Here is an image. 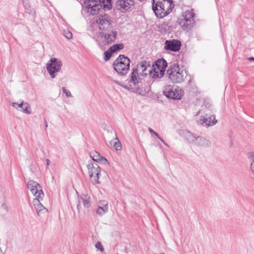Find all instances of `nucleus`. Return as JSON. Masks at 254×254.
Returning <instances> with one entry per match:
<instances>
[{
  "instance_id": "obj_23",
  "label": "nucleus",
  "mask_w": 254,
  "mask_h": 254,
  "mask_svg": "<svg viewBox=\"0 0 254 254\" xmlns=\"http://www.w3.org/2000/svg\"><path fill=\"white\" fill-rule=\"evenodd\" d=\"M79 199H80L82 203L85 207L88 208L90 206V196H88L87 194L83 193L79 197Z\"/></svg>"
},
{
  "instance_id": "obj_33",
  "label": "nucleus",
  "mask_w": 254,
  "mask_h": 254,
  "mask_svg": "<svg viewBox=\"0 0 254 254\" xmlns=\"http://www.w3.org/2000/svg\"><path fill=\"white\" fill-rule=\"evenodd\" d=\"M98 163H99L101 164L104 165H107V166L109 165V161L106 158H105L103 156L102 157L100 162H99Z\"/></svg>"
},
{
  "instance_id": "obj_31",
  "label": "nucleus",
  "mask_w": 254,
  "mask_h": 254,
  "mask_svg": "<svg viewBox=\"0 0 254 254\" xmlns=\"http://www.w3.org/2000/svg\"><path fill=\"white\" fill-rule=\"evenodd\" d=\"M101 168H99L98 171L95 174V182L97 184H100L101 182L99 181V178L101 176Z\"/></svg>"
},
{
  "instance_id": "obj_41",
  "label": "nucleus",
  "mask_w": 254,
  "mask_h": 254,
  "mask_svg": "<svg viewBox=\"0 0 254 254\" xmlns=\"http://www.w3.org/2000/svg\"><path fill=\"white\" fill-rule=\"evenodd\" d=\"M80 200H79V204H78L77 205V208L78 210H79V208L80 207Z\"/></svg>"
},
{
  "instance_id": "obj_24",
  "label": "nucleus",
  "mask_w": 254,
  "mask_h": 254,
  "mask_svg": "<svg viewBox=\"0 0 254 254\" xmlns=\"http://www.w3.org/2000/svg\"><path fill=\"white\" fill-rule=\"evenodd\" d=\"M125 47L124 44L123 43H118L115 44L111 47H110V51H111L112 53H115L117 52L120 51L121 50H123Z\"/></svg>"
},
{
  "instance_id": "obj_47",
  "label": "nucleus",
  "mask_w": 254,
  "mask_h": 254,
  "mask_svg": "<svg viewBox=\"0 0 254 254\" xmlns=\"http://www.w3.org/2000/svg\"><path fill=\"white\" fill-rule=\"evenodd\" d=\"M2 206L4 208V204H2Z\"/></svg>"
},
{
  "instance_id": "obj_36",
  "label": "nucleus",
  "mask_w": 254,
  "mask_h": 254,
  "mask_svg": "<svg viewBox=\"0 0 254 254\" xmlns=\"http://www.w3.org/2000/svg\"><path fill=\"white\" fill-rule=\"evenodd\" d=\"M97 2V0H84V4H82V5H86L88 4H91V3H95Z\"/></svg>"
},
{
  "instance_id": "obj_4",
  "label": "nucleus",
  "mask_w": 254,
  "mask_h": 254,
  "mask_svg": "<svg viewBox=\"0 0 254 254\" xmlns=\"http://www.w3.org/2000/svg\"><path fill=\"white\" fill-rule=\"evenodd\" d=\"M168 66L167 61L163 58L157 59L150 65L149 69V75L152 79H159L163 77L165 74L166 67Z\"/></svg>"
},
{
  "instance_id": "obj_43",
  "label": "nucleus",
  "mask_w": 254,
  "mask_h": 254,
  "mask_svg": "<svg viewBox=\"0 0 254 254\" xmlns=\"http://www.w3.org/2000/svg\"><path fill=\"white\" fill-rule=\"evenodd\" d=\"M160 140L161 139V138H162L161 137H160V136L159 135V134H158V136H156Z\"/></svg>"
},
{
  "instance_id": "obj_14",
  "label": "nucleus",
  "mask_w": 254,
  "mask_h": 254,
  "mask_svg": "<svg viewBox=\"0 0 254 254\" xmlns=\"http://www.w3.org/2000/svg\"><path fill=\"white\" fill-rule=\"evenodd\" d=\"M27 187L36 197L41 198L44 196V194L42 190V187L36 182L33 180L29 181L27 184Z\"/></svg>"
},
{
  "instance_id": "obj_10",
  "label": "nucleus",
  "mask_w": 254,
  "mask_h": 254,
  "mask_svg": "<svg viewBox=\"0 0 254 254\" xmlns=\"http://www.w3.org/2000/svg\"><path fill=\"white\" fill-rule=\"evenodd\" d=\"M82 10L90 15H99L100 13H103V7L100 3L95 2L94 4H88L86 5H82ZM105 11H104L105 12Z\"/></svg>"
},
{
  "instance_id": "obj_20",
  "label": "nucleus",
  "mask_w": 254,
  "mask_h": 254,
  "mask_svg": "<svg viewBox=\"0 0 254 254\" xmlns=\"http://www.w3.org/2000/svg\"><path fill=\"white\" fill-rule=\"evenodd\" d=\"M99 204L96 211L98 214L102 216L108 211V202L102 200L99 202Z\"/></svg>"
},
{
  "instance_id": "obj_34",
  "label": "nucleus",
  "mask_w": 254,
  "mask_h": 254,
  "mask_svg": "<svg viewBox=\"0 0 254 254\" xmlns=\"http://www.w3.org/2000/svg\"><path fill=\"white\" fill-rule=\"evenodd\" d=\"M62 90L64 93L67 97H72V95L70 91L67 90L65 87H63Z\"/></svg>"
},
{
  "instance_id": "obj_35",
  "label": "nucleus",
  "mask_w": 254,
  "mask_h": 254,
  "mask_svg": "<svg viewBox=\"0 0 254 254\" xmlns=\"http://www.w3.org/2000/svg\"><path fill=\"white\" fill-rule=\"evenodd\" d=\"M95 247L101 252H103L104 250L101 243L100 242H98L96 243Z\"/></svg>"
},
{
  "instance_id": "obj_37",
  "label": "nucleus",
  "mask_w": 254,
  "mask_h": 254,
  "mask_svg": "<svg viewBox=\"0 0 254 254\" xmlns=\"http://www.w3.org/2000/svg\"><path fill=\"white\" fill-rule=\"evenodd\" d=\"M148 130H149V131L150 132V133L154 134L156 136H158V133L157 132H156V131H155L151 128L149 127V129H148Z\"/></svg>"
},
{
  "instance_id": "obj_17",
  "label": "nucleus",
  "mask_w": 254,
  "mask_h": 254,
  "mask_svg": "<svg viewBox=\"0 0 254 254\" xmlns=\"http://www.w3.org/2000/svg\"><path fill=\"white\" fill-rule=\"evenodd\" d=\"M199 123L201 125L205 124V126L210 127L215 125L217 123V120L215 119V116L212 115L208 117H201Z\"/></svg>"
},
{
  "instance_id": "obj_46",
  "label": "nucleus",
  "mask_w": 254,
  "mask_h": 254,
  "mask_svg": "<svg viewBox=\"0 0 254 254\" xmlns=\"http://www.w3.org/2000/svg\"><path fill=\"white\" fill-rule=\"evenodd\" d=\"M232 142H231V146H232Z\"/></svg>"
},
{
  "instance_id": "obj_11",
  "label": "nucleus",
  "mask_w": 254,
  "mask_h": 254,
  "mask_svg": "<svg viewBox=\"0 0 254 254\" xmlns=\"http://www.w3.org/2000/svg\"><path fill=\"white\" fill-rule=\"evenodd\" d=\"M141 75L136 72V70L132 69L131 72L128 76L127 80L130 86L133 85L137 91L140 89L142 86L141 78L140 77Z\"/></svg>"
},
{
  "instance_id": "obj_19",
  "label": "nucleus",
  "mask_w": 254,
  "mask_h": 254,
  "mask_svg": "<svg viewBox=\"0 0 254 254\" xmlns=\"http://www.w3.org/2000/svg\"><path fill=\"white\" fill-rule=\"evenodd\" d=\"M87 168L90 178H91L94 176V175L98 172L99 168H101L98 165L94 164L93 162L91 161H88L87 165Z\"/></svg>"
},
{
  "instance_id": "obj_29",
  "label": "nucleus",
  "mask_w": 254,
  "mask_h": 254,
  "mask_svg": "<svg viewBox=\"0 0 254 254\" xmlns=\"http://www.w3.org/2000/svg\"><path fill=\"white\" fill-rule=\"evenodd\" d=\"M115 140V142L113 143V147L117 151L121 150L122 148V144L117 136Z\"/></svg>"
},
{
  "instance_id": "obj_28",
  "label": "nucleus",
  "mask_w": 254,
  "mask_h": 254,
  "mask_svg": "<svg viewBox=\"0 0 254 254\" xmlns=\"http://www.w3.org/2000/svg\"><path fill=\"white\" fill-rule=\"evenodd\" d=\"M161 28L164 29L165 33H170L172 31V26L166 23H163Z\"/></svg>"
},
{
  "instance_id": "obj_8",
  "label": "nucleus",
  "mask_w": 254,
  "mask_h": 254,
  "mask_svg": "<svg viewBox=\"0 0 254 254\" xmlns=\"http://www.w3.org/2000/svg\"><path fill=\"white\" fill-rule=\"evenodd\" d=\"M62 61L57 58H52L47 64V69L50 76L54 78L57 73L61 71L62 66Z\"/></svg>"
},
{
  "instance_id": "obj_16",
  "label": "nucleus",
  "mask_w": 254,
  "mask_h": 254,
  "mask_svg": "<svg viewBox=\"0 0 254 254\" xmlns=\"http://www.w3.org/2000/svg\"><path fill=\"white\" fill-rule=\"evenodd\" d=\"M12 106L17 110H19L26 114H30L31 113V108L30 105L23 101L20 100V103H12Z\"/></svg>"
},
{
  "instance_id": "obj_25",
  "label": "nucleus",
  "mask_w": 254,
  "mask_h": 254,
  "mask_svg": "<svg viewBox=\"0 0 254 254\" xmlns=\"http://www.w3.org/2000/svg\"><path fill=\"white\" fill-rule=\"evenodd\" d=\"M90 157L92 158V160L97 163L100 162L102 157V156H101L100 153H99L96 151L91 152L90 153Z\"/></svg>"
},
{
  "instance_id": "obj_1",
  "label": "nucleus",
  "mask_w": 254,
  "mask_h": 254,
  "mask_svg": "<svg viewBox=\"0 0 254 254\" xmlns=\"http://www.w3.org/2000/svg\"><path fill=\"white\" fill-rule=\"evenodd\" d=\"M151 4L152 11L159 19L169 15L174 8L173 0H152Z\"/></svg>"
},
{
  "instance_id": "obj_6",
  "label": "nucleus",
  "mask_w": 254,
  "mask_h": 254,
  "mask_svg": "<svg viewBox=\"0 0 254 254\" xmlns=\"http://www.w3.org/2000/svg\"><path fill=\"white\" fill-rule=\"evenodd\" d=\"M130 59L124 55H120L113 62V66L115 71L121 75H126L129 69Z\"/></svg>"
},
{
  "instance_id": "obj_27",
  "label": "nucleus",
  "mask_w": 254,
  "mask_h": 254,
  "mask_svg": "<svg viewBox=\"0 0 254 254\" xmlns=\"http://www.w3.org/2000/svg\"><path fill=\"white\" fill-rule=\"evenodd\" d=\"M113 53L110 51V48L104 53V60L107 62L111 58Z\"/></svg>"
},
{
  "instance_id": "obj_12",
  "label": "nucleus",
  "mask_w": 254,
  "mask_h": 254,
  "mask_svg": "<svg viewBox=\"0 0 254 254\" xmlns=\"http://www.w3.org/2000/svg\"><path fill=\"white\" fill-rule=\"evenodd\" d=\"M150 67V62L141 61L134 66L132 69H135L139 75L144 76L149 74V69Z\"/></svg>"
},
{
  "instance_id": "obj_13",
  "label": "nucleus",
  "mask_w": 254,
  "mask_h": 254,
  "mask_svg": "<svg viewBox=\"0 0 254 254\" xmlns=\"http://www.w3.org/2000/svg\"><path fill=\"white\" fill-rule=\"evenodd\" d=\"M181 42L178 39L166 40L164 43V49L166 51L179 52L181 48Z\"/></svg>"
},
{
  "instance_id": "obj_22",
  "label": "nucleus",
  "mask_w": 254,
  "mask_h": 254,
  "mask_svg": "<svg viewBox=\"0 0 254 254\" xmlns=\"http://www.w3.org/2000/svg\"><path fill=\"white\" fill-rule=\"evenodd\" d=\"M197 145L205 147H209L211 145V142L205 138L198 136Z\"/></svg>"
},
{
  "instance_id": "obj_39",
  "label": "nucleus",
  "mask_w": 254,
  "mask_h": 254,
  "mask_svg": "<svg viewBox=\"0 0 254 254\" xmlns=\"http://www.w3.org/2000/svg\"><path fill=\"white\" fill-rule=\"evenodd\" d=\"M44 123H45V129H46L47 127H48V125H47V122L45 119L44 120Z\"/></svg>"
},
{
  "instance_id": "obj_2",
  "label": "nucleus",
  "mask_w": 254,
  "mask_h": 254,
  "mask_svg": "<svg viewBox=\"0 0 254 254\" xmlns=\"http://www.w3.org/2000/svg\"><path fill=\"white\" fill-rule=\"evenodd\" d=\"M96 35L100 40H96L100 48L104 50L106 47L115 42L117 38V31L116 29L112 28L107 31H97Z\"/></svg>"
},
{
  "instance_id": "obj_9",
  "label": "nucleus",
  "mask_w": 254,
  "mask_h": 254,
  "mask_svg": "<svg viewBox=\"0 0 254 254\" xmlns=\"http://www.w3.org/2000/svg\"><path fill=\"white\" fill-rule=\"evenodd\" d=\"M166 97L170 99L181 100L184 91L177 86L167 85L163 91Z\"/></svg>"
},
{
  "instance_id": "obj_7",
  "label": "nucleus",
  "mask_w": 254,
  "mask_h": 254,
  "mask_svg": "<svg viewBox=\"0 0 254 254\" xmlns=\"http://www.w3.org/2000/svg\"><path fill=\"white\" fill-rule=\"evenodd\" d=\"M195 13L193 9L191 10H187L183 14V18L180 19L179 24L184 30L189 31L191 30L194 23V17Z\"/></svg>"
},
{
  "instance_id": "obj_26",
  "label": "nucleus",
  "mask_w": 254,
  "mask_h": 254,
  "mask_svg": "<svg viewBox=\"0 0 254 254\" xmlns=\"http://www.w3.org/2000/svg\"><path fill=\"white\" fill-rule=\"evenodd\" d=\"M187 137L190 143L193 142L194 141L197 140L198 138V136H196L190 131H188V132Z\"/></svg>"
},
{
  "instance_id": "obj_44",
  "label": "nucleus",
  "mask_w": 254,
  "mask_h": 254,
  "mask_svg": "<svg viewBox=\"0 0 254 254\" xmlns=\"http://www.w3.org/2000/svg\"><path fill=\"white\" fill-rule=\"evenodd\" d=\"M154 254H165L164 253H155Z\"/></svg>"
},
{
  "instance_id": "obj_32",
  "label": "nucleus",
  "mask_w": 254,
  "mask_h": 254,
  "mask_svg": "<svg viewBox=\"0 0 254 254\" xmlns=\"http://www.w3.org/2000/svg\"><path fill=\"white\" fill-rule=\"evenodd\" d=\"M63 34L64 36V37L67 39H70L72 37V33L68 30H64L63 32Z\"/></svg>"
},
{
  "instance_id": "obj_45",
  "label": "nucleus",
  "mask_w": 254,
  "mask_h": 254,
  "mask_svg": "<svg viewBox=\"0 0 254 254\" xmlns=\"http://www.w3.org/2000/svg\"><path fill=\"white\" fill-rule=\"evenodd\" d=\"M126 89H127V85H125V86H123Z\"/></svg>"
},
{
  "instance_id": "obj_3",
  "label": "nucleus",
  "mask_w": 254,
  "mask_h": 254,
  "mask_svg": "<svg viewBox=\"0 0 254 254\" xmlns=\"http://www.w3.org/2000/svg\"><path fill=\"white\" fill-rule=\"evenodd\" d=\"M166 74L169 79L175 83L184 82L187 75V71L178 64L175 63L169 65Z\"/></svg>"
},
{
  "instance_id": "obj_5",
  "label": "nucleus",
  "mask_w": 254,
  "mask_h": 254,
  "mask_svg": "<svg viewBox=\"0 0 254 254\" xmlns=\"http://www.w3.org/2000/svg\"><path fill=\"white\" fill-rule=\"evenodd\" d=\"M93 20L94 22L90 26L91 29L94 28L96 25H98L99 31H107L113 28L110 16L104 12L94 17Z\"/></svg>"
},
{
  "instance_id": "obj_15",
  "label": "nucleus",
  "mask_w": 254,
  "mask_h": 254,
  "mask_svg": "<svg viewBox=\"0 0 254 254\" xmlns=\"http://www.w3.org/2000/svg\"><path fill=\"white\" fill-rule=\"evenodd\" d=\"M134 4L133 0H118L115 3V6L118 10L122 12H125L129 9L131 5Z\"/></svg>"
},
{
  "instance_id": "obj_42",
  "label": "nucleus",
  "mask_w": 254,
  "mask_h": 254,
  "mask_svg": "<svg viewBox=\"0 0 254 254\" xmlns=\"http://www.w3.org/2000/svg\"><path fill=\"white\" fill-rule=\"evenodd\" d=\"M49 162H50V160L48 159H46V163H47V166H48L49 165Z\"/></svg>"
},
{
  "instance_id": "obj_40",
  "label": "nucleus",
  "mask_w": 254,
  "mask_h": 254,
  "mask_svg": "<svg viewBox=\"0 0 254 254\" xmlns=\"http://www.w3.org/2000/svg\"><path fill=\"white\" fill-rule=\"evenodd\" d=\"M160 141H161L165 145L168 146V144L165 142L163 138H161Z\"/></svg>"
},
{
  "instance_id": "obj_30",
  "label": "nucleus",
  "mask_w": 254,
  "mask_h": 254,
  "mask_svg": "<svg viewBox=\"0 0 254 254\" xmlns=\"http://www.w3.org/2000/svg\"><path fill=\"white\" fill-rule=\"evenodd\" d=\"M249 158L252 160L251 169L254 175V153L253 152H249Z\"/></svg>"
},
{
  "instance_id": "obj_21",
  "label": "nucleus",
  "mask_w": 254,
  "mask_h": 254,
  "mask_svg": "<svg viewBox=\"0 0 254 254\" xmlns=\"http://www.w3.org/2000/svg\"><path fill=\"white\" fill-rule=\"evenodd\" d=\"M97 3H100L104 11L111 10L112 8V0H97Z\"/></svg>"
},
{
  "instance_id": "obj_38",
  "label": "nucleus",
  "mask_w": 254,
  "mask_h": 254,
  "mask_svg": "<svg viewBox=\"0 0 254 254\" xmlns=\"http://www.w3.org/2000/svg\"><path fill=\"white\" fill-rule=\"evenodd\" d=\"M247 59L249 62H251L254 61V57H249V58H248Z\"/></svg>"
},
{
  "instance_id": "obj_18",
  "label": "nucleus",
  "mask_w": 254,
  "mask_h": 254,
  "mask_svg": "<svg viewBox=\"0 0 254 254\" xmlns=\"http://www.w3.org/2000/svg\"><path fill=\"white\" fill-rule=\"evenodd\" d=\"M43 197L41 198L36 197L33 199V202L35 206V208L36 209L38 215H40V213H47L48 209L45 207L40 202V200H42Z\"/></svg>"
}]
</instances>
